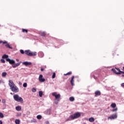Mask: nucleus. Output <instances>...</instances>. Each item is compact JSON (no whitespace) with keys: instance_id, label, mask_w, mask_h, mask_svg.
Segmentation results:
<instances>
[{"instance_id":"nucleus-7","label":"nucleus","mask_w":124,"mask_h":124,"mask_svg":"<svg viewBox=\"0 0 124 124\" xmlns=\"http://www.w3.org/2000/svg\"><path fill=\"white\" fill-rule=\"evenodd\" d=\"M112 71L115 73V74H121V70L120 69L115 68V69H112Z\"/></svg>"},{"instance_id":"nucleus-4","label":"nucleus","mask_w":124,"mask_h":124,"mask_svg":"<svg viewBox=\"0 0 124 124\" xmlns=\"http://www.w3.org/2000/svg\"><path fill=\"white\" fill-rule=\"evenodd\" d=\"M2 43L3 44H6L5 46L7 47V48H9V49H13V47L9 45V44L8 43V42L6 41H5L4 42L2 41H0V44H1Z\"/></svg>"},{"instance_id":"nucleus-47","label":"nucleus","mask_w":124,"mask_h":124,"mask_svg":"<svg viewBox=\"0 0 124 124\" xmlns=\"http://www.w3.org/2000/svg\"><path fill=\"white\" fill-rule=\"evenodd\" d=\"M0 83H1V80H0Z\"/></svg>"},{"instance_id":"nucleus-31","label":"nucleus","mask_w":124,"mask_h":124,"mask_svg":"<svg viewBox=\"0 0 124 124\" xmlns=\"http://www.w3.org/2000/svg\"><path fill=\"white\" fill-rule=\"evenodd\" d=\"M31 91L33 93H36V89L35 88H32L31 89Z\"/></svg>"},{"instance_id":"nucleus-18","label":"nucleus","mask_w":124,"mask_h":124,"mask_svg":"<svg viewBox=\"0 0 124 124\" xmlns=\"http://www.w3.org/2000/svg\"><path fill=\"white\" fill-rule=\"evenodd\" d=\"M2 59H9L8 58V55H6V54H4L2 56Z\"/></svg>"},{"instance_id":"nucleus-29","label":"nucleus","mask_w":124,"mask_h":124,"mask_svg":"<svg viewBox=\"0 0 124 124\" xmlns=\"http://www.w3.org/2000/svg\"><path fill=\"white\" fill-rule=\"evenodd\" d=\"M6 102V100L4 99H2V103H3V104H5Z\"/></svg>"},{"instance_id":"nucleus-37","label":"nucleus","mask_w":124,"mask_h":124,"mask_svg":"<svg viewBox=\"0 0 124 124\" xmlns=\"http://www.w3.org/2000/svg\"><path fill=\"white\" fill-rule=\"evenodd\" d=\"M55 104H58V103H59V101L55 99Z\"/></svg>"},{"instance_id":"nucleus-15","label":"nucleus","mask_w":124,"mask_h":124,"mask_svg":"<svg viewBox=\"0 0 124 124\" xmlns=\"http://www.w3.org/2000/svg\"><path fill=\"white\" fill-rule=\"evenodd\" d=\"M37 55V53L36 52H31L30 53V57H33L34 56H36Z\"/></svg>"},{"instance_id":"nucleus-27","label":"nucleus","mask_w":124,"mask_h":124,"mask_svg":"<svg viewBox=\"0 0 124 124\" xmlns=\"http://www.w3.org/2000/svg\"><path fill=\"white\" fill-rule=\"evenodd\" d=\"M69 100H70V101H74V100H75V99H74V97H70V98H69Z\"/></svg>"},{"instance_id":"nucleus-20","label":"nucleus","mask_w":124,"mask_h":124,"mask_svg":"<svg viewBox=\"0 0 124 124\" xmlns=\"http://www.w3.org/2000/svg\"><path fill=\"white\" fill-rule=\"evenodd\" d=\"M44 56V54L43 53V52H40L39 54V57H40V58H43Z\"/></svg>"},{"instance_id":"nucleus-36","label":"nucleus","mask_w":124,"mask_h":124,"mask_svg":"<svg viewBox=\"0 0 124 124\" xmlns=\"http://www.w3.org/2000/svg\"><path fill=\"white\" fill-rule=\"evenodd\" d=\"M0 61L3 63H4L5 62V61L4 60V59H1Z\"/></svg>"},{"instance_id":"nucleus-24","label":"nucleus","mask_w":124,"mask_h":124,"mask_svg":"<svg viewBox=\"0 0 124 124\" xmlns=\"http://www.w3.org/2000/svg\"><path fill=\"white\" fill-rule=\"evenodd\" d=\"M15 123H16V124H20V120H19V119H16V120H15Z\"/></svg>"},{"instance_id":"nucleus-22","label":"nucleus","mask_w":124,"mask_h":124,"mask_svg":"<svg viewBox=\"0 0 124 124\" xmlns=\"http://www.w3.org/2000/svg\"><path fill=\"white\" fill-rule=\"evenodd\" d=\"M116 105L115 103H112L111 104V107H112V108H116Z\"/></svg>"},{"instance_id":"nucleus-21","label":"nucleus","mask_w":124,"mask_h":124,"mask_svg":"<svg viewBox=\"0 0 124 124\" xmlns=\"http://www.w3.org/2000/svg\"><path fill=\"white\" fill-rule=\"evenodd\" d=\"M7 73L5 72L2 73V77H6Z\"/></svg>"},{"instance_id":"nucleus-10","label":"nucleus","mask_w":124,"mask_h":124,"mask_svg":"<svg viewBox=\"0 0 124 124\" xmlns=\"http://www.w3.org/2000/svg\"><path fill=\"white\" fill-rule=\"evenodd\" d=\"M22 64H24L26 66H29V65H31V62H22Z\"/></svg>"},{"instance_id":"nucleus-14","label":"nucleus","mask_w":124,"mask_h":124,"mask_svg":"<svg viewBox=\"0 0 124 124\" xmlns=\"http://www.w3.org/2000/svg\"><path fill=\"white\" fill-rule=\"evenodd\" d=\"M31 50H26L25 51V54H26V55H27V56H31Z\"/></svg>"},{"instance_id":"nucleus-44","label":"nucleus","mask_w":124,"mask_h":124,"mask_svg":"<svg viewBox=\"0 0 124 124\" xmlns=\"http://www.w3.org/2000/svg\"><path fill=\"white\" fill-rule=\"evenodd\" d=\"M121 73L124 74V72H122V71H120V74H121Z\"/></svg>"},{"instance_id":"nucleus-1","label":"nucleus","mask_w":124,"mask_h":124,"mask_svg":"<svg viewBox=\"0 0 124 124\" xmlns=\"http://www.w3.org/2000/svg\"><path fill=\"white\" fill-rule=\"evenodd\" d=\"M9 86L12 92H13V93H19V88L14 84L13 81L11 80H9Z\"/></svg>"},{"instance_id":"nucleus-39","label":"nucleus","mask_w":124,"mask_h":124,"mask_svg":"<svg viewBox=\"0 0 124 124\" xmlns=\"http://www.w3.org/2000/svg\"><path fill=\"white\" fill-rule=\"evenodd\" d=\"M121 87H124V83H123L121 84Z\"/></svg>"},{"instance_id":"nucleus-8","label":"nucleus","mask_w":124,"mask_h":124,"mask_svg":"<svg viewBox=\"0 0 124 124\" xmlns=\"http://www.w3.org/2000/svg\"><path fill=\"white\" fill-rule=\"evenodd\" d=\"M39 81L41 83H43V82H45V78H43V75H40L39 77Z\"/></svg>"},{"instance_id":"nucleus-41","label":"nucleus","mask_w":124,"mask_h":124,"mask_svg":"<svg viewBox=\"0 0 124 124\" xmlns=\"http://www.w3.org/2000/svg\"><path fill=\"white\" fill-rule=\"evenodd\" d=\"M33 123H36V120L34 119L33 121Z\"/></svg>"},{"instance_id":"nucleus-11","label":"nucleus","mask_w":124,"mask_h":124,"mask_svg":"<svg viewBox=\"0 0 124 124\" xmlns=\"http://www.w3.org/2000/svg\"><path fill=\"white\" fill-rule=\"evenodd\" d=\"M74 76H73L70 80V83L72 85V86H74Z\"/></svg>"},{"instance_id":"nucleus-38","label":"nucleus","mask_w":124,"mask_h":124,"mask_svg":"<svg viewBox=\"0 0 124 124\" xmlns=\"http://www.w3.org/2000/svg\"><path fill=\"white\" fill-rule=\"evenodd\" d=\"M71 72H69L68 73H67L65 75H71Z\"/></svg>"},{"instance_id":"nucleus-43","label":"nucleus","mask_w":124,"mask_h":124,"mask_svg":"<svg viewBox=\"0 0 124 124\" xmlns=\"http://www.w3.org/2000/svg\"><path fill=\"white\" fill-rule=\"evenodd\" d=\"M0 124H2V121L1 120H0Z\"/></svg>"},{"instance_id":"nucleus-40","label":"nucleus","mask_w":124,"mask_h":124,"mask_svg":"<svg viewBox=\"0 0 124 124\" xmlns=\"http://www.w3.org/2000/svg\"><path fill=\"white\" fill-rule=\"evenodd\" d=\"M45 124H49V121H46V122H45Z\"/></svg>"},{"instance_id":"nucleus-42","label":"nucleus","mask_w":124,"mask_h":124,"mask_svg":"<svg viewBox=\"0 0 124 124\" xmlns=\"http://www.w3.org/2000/svg\"><path fill=\"white\" fill-rule=\"evenodd\" d=\"M44 70V68H41V71H43Z\"/></svg>"},{"instance_id":"nucleus-33","label":"nucleus","mask_w":124,"mask_h":124,"mask_svg":"<svg viewBox=\"0 0 124 124\" xmlns=\"http://www.w3.org/2000/svg\"><path fill=\"white\" fill-rule=\"evenodd\" d=\"M23 32H28V31L26 29H22Z\"/></svg>"},{"instance_id":"nucleus-2","label":"nucleus","mask_w":124,"mask_h":124,"mask_svg":"<svg viewBox=\"0 0 124 124\" xmlns=\"http://www.w3.org/2000/svg\"><path fill=\"white\" fill-rule=\"evenodd\" d=\"M81 117V113L77 112L74 113L73 115H70L69 118H68L66 121L68 122V121H72V120H75V119H78Z\"/></svg>"},{"instance_id":"nucleus-6","label":"nucleus","mask_w":124,"mask_h":124,"mask_svg":"<svg viewBox=\"0 0 124 124\" xmlns=\"http://www.w3.org/2000/svg\"><path fill=\"white\" fill-rule=\"evenodd\" d=\"M117 118H118V115L117 113H115L108 117V120H115V119H117Z\"/></svg>"},{"instance_id":"nucleus-12","label":"nucleus","mask_w":124,"mask_h":124,"mask_svg":"<svg viewBox=\"0 0 124 124\" xmlns=\"http://www.w3.org/2000/svg\"><path fill=\"white\" fill-rule=\"evenodd\" d=\"M100 94H101V92H100V91H97L96 92H95V95L94 96H99V95H100Z\"/></svg>"},{"instance_id":"nucleus-13","label":"nucleus","mask_w":124,"mask_h":124,"mask_svg":"<svg viewBox=\"0 0 124 124\" xmlns=\"http://www.w3.org/2000/svg\"><path fill=\"white\" fill-rule=\"evenodd\" d=\"M20 64H21V62L14 64H13L12 66L14 68H16V67H18Z\"/></svg>"},{"instance_id":"nucleus-35","label":"nucleus","mask_w":124,"mask_h":124,"mask_svg":"<svg viewBox=\"0 0 124 124\" xmlns=\"http://www.w3.org/2000/svg\"><path fill=\"white\" fill-rule=\"evenodd\" d=\"M20 53H21V54H24V53H25V52L24 51V50H22V49H21V50H20Z\"/></svg>"},{"instance_id":"nucleus-48","label":"nucleus","mask_w":124,"mask_h":124,"mask_svg":"<svg viewBox=\"0 0 124 124\" xmlns=\"http://www.w3.org/2000/svg\"><path fill=\"white\" fill-rule=\"evenodd\" d=\"M122 76H123V77H124V75H123Z\"/></svg>"},{"instance_id":"nucleus-9","label":"nucleus","mask_w":124,"mask_h":124,"mask_svg":"<svg viewBox=\"0 0 124 124\" xmlns=\"http://www.w3.org/2000/svg\"><path fill=\"white\" fill-rule=\"evenodd\" d=\"M6 62H8L10 64H13V63H15V61L13 60H10V59H6Z\"/></svg>"},{"instance_id":"nucleus-45","label":"nucleus","mask_w":124,"mask_h":124,"mask_svg":"<svg viewBox=\"0 0 124 124\" xmlns=\"http://www.w3.org/2000/svg\"><path fill=\"white\" fill-rule=\"evenodd\" d=\"M16 62H19V59H16Z\"/></svg>"},{"instance_id":"nucleus-30","label":"nucleus","mask_w":124,"mask_h":124,"mask_svg":"<svg viewBox=\"0 0 124 124\" xmlns=\"http://www.w3.org/2000/svg\"><path fill=\"white\" fill-rule=\"evenodd\" d=\"M55 77H56V73H53V74L52 75V79L55 78Z\"/></svg>"},{"instance_id":"nucleus-17","label":"nucleus","mask_w":124,"mask_h":124,"mask_svg":"<svg viewBox=\"0 0 124 124\" xmlns=\"http://www.w3.org/2000/svg\"><path fill=\"white\" fill-rule=\"evenodd\" d=\"M21 109H22L21 106H18L16 107V111H21Z\"/></svg>"},{"instance_id":"nucleus-3","label":"nucleus","mask_w":124,"mask_h":124,"mask_svg":"<svg viewBox=\"0 0 124 124\" xmlns=\"http://www.w3.org/2000/svg\"><path fill=\"white\" fill-rule=\"evenodd\" d=\"M14 99L16 101H17V102H20L21 103H23V98L21 97L18 94H15L13 96Z\"/></svg>"},{"instance_id":"nucleus-34","label":"nucleus","mask_w":124,"mask_h":124,"mask_svg":"<svg viewBox=\"0 0 124 124\" xmlns=\"http://www.w3.org/2000/svg\"><path fill=\"white\" fill-rule=\"evenodd\" d=\"M45 35H46V33H45V32H43L42 33V36H45Z\"/></svg>"},{"instance_id":"nucleus-19","label":"nucleus","mask_w":124,"mask_h":124,"mask_svg":"<svg viewBox=\"0 0 124 124\" xmlns=\"http://www.w3.org/2000/svg\"><path fill=\"white\" fill-rule=\"evenodd\" d=\"M42 95H43V92L42 91L39 92V96L40 97H42Z\"/></svg>"},{"instance_id":"nucleus-32","label":"nucleus","mask_w":124,"mask_h":124,"mask_svg":"<svg viewBox=\"0 0 124 124\" xmlns=\"http://www.w3.org/2000/svg\"><path fill=\"white\" fill-rule=\"evenodd\" d=\"M4 116L3 115V114H2L1 112H0V118H3Z\"/></svg>"},{"instance_id":"nucleus-26","label":"nucleus","mask_w":124,"mask_h":124,"mask_svg":"<svg viewBox=\"0 0 124 124\" xmlns=\"http://www.w3.org/2000/svg\"><path fill=\"white\" fill-rule=\"evenodd\" d=\"M112 112H117L118 111V108H114L112 110Z\"/></svg>"},{"instance_id":"nucleus-50","label":"nucleus","mask_w":124,"mask_h":124,"mask_svg":"<svg viewBox=\"0 0 124 124\" xmlns=\"http://www.w3.org/2000/svg\"><path fill=\"white\" fill-rule=\"evenodd\" d=\"M86 120L88 121V119H86Z\"/></svg>"},{"instance_id":"nucleus-28","label":"nucleus","mask_w":124,"mask_h":124,"mask_svg":"<svg viewBox=\"0 0 124 124\" xmlns=\"http://www.w3.org/2000/svg\"><path fill=\"white\" fill-rule=\"evenodd\" d=\"M23 86L24 87V88H27V87L28 86V84H27V83H24L23 84Z\"/></svg>"},{"instance_id":"nucleus-16","label":"nucleus","mask_w":124,"mask_h":124,"mask_svg":"<svg viewBox=\"0 0 124 124\" xmlns=\"http://www.w3.org/2000/svg\"><path fill=\"white\" fill-rule=\"evenodd\" d=\"M51 109H47L45 113L46 114V115H50V114H51Z\"/></svg>"},{"instance_id":"nucleus-5","label":"nucleus","mask_w":124,"mask_h":124,"mask_svg":"<svg viewBox=\"0 0 124 124\" xmlns=\"http://www.w3.org/2000/svg\"><path fill=\"white\" fill-rule=\"evenodd\" d=\"M52 95H53V96H55V99L56 100L60 101V98H61V94H57V92H54L52 93Z\"/></svg>"},{"instance_id":"nucleus-46","label":"nucleus","mask_w":124,"mask_h":124,"mask_svg":"<svg viewBox=\"0 0 124 124\" xmlns=\"http://www.w3.org/2000/svg\"><path fill=\"white\" fill-rule=\"evenodd\" d=\"M19 84L22 85V83L21 82H19Z\"/></svg>"},{"instance_id":"nucleus-23","label":"nucleus","mask_w":124,"mask_h":124,"mask_svg":"<svg viewBox=\"0 0 124 124\" xmlns=\"http://www.w3.org/2000/svg\"><path fill=\"white\" fill-rule=\"evenodd\" d=\"M37 119H38V120H41L42 119V116H41L40 115H37Z\"/></svg>"},{"instance_id":"nucleus-25","label":"nucleus","mask_w":124,"mask_h":124,"mask_svg":"<svg viewBox=\"0 0 124 124\" xmlns=\"http://www.w3.org/2000/svg\"><path fill=\"white\" fill-rule=\"evenodd\" d=\"M89 121L90 123H93V117H91L89 118Z\"/></svg>"},{"instance_id":"nucleus-49","label":"nucleus","mask_w":124,"mask_h":124,"mask_svg":"<svg viewBox=\"0 0 124 124\" xmlns=\"http://www.w3.org/2000/svg\"><path fill=\"white\" fill-rule=\"evenodd\" d=\"M0 101H1V100H0Z\"/></svg>"}]
</instances>
